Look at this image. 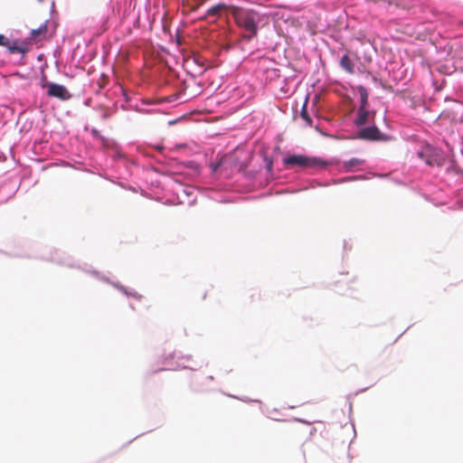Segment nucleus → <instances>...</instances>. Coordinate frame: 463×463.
Returning a JSON list of instances; mask_svg holds the SVG:
<instances>
[{"label": "nucleus", "instance_id": "obj_1", "mask_svg": "<svg viewBox=\"0 0 463 463\" xmlns=\"http://www.w3.org/2000/svg\"><path fill=\"white\" fill-rule=\"evenodd\" d=\"M236 24L250 33L248 39L257 35L260 14L254 10H240L233 13Z\"/></svg>", "mask_w": 463, "mask_h": 463}, {"label": "nucleus", "instance_id": "obj_2", "mask_svg": "<svg viewBox=\"0 0 463 463\" xmlns=\"http://www.w3.org/2000/svg\"><path fill=\"white\" fill-rule=\"evenodd\" d=\"M418 156L430 166H442L446 163L445 154L430 145H426L418 152Z\"/></svg>", "mask_w": 463, "mask_h": 463}, {"label": "nucleus", "instance_id": "obj_3", "mask_svg": "<svg viewBox=\"0 0 463 463\" xmlns=\"http://www.w3.org/2000/svg\"><path fill=\"white\" fill-rule=\"evenodd\" d=\"M284 164L289 167L300 166L310 168L326 165L321 160L315 157H308L303 155H293L284 158Z\"/></svg>", "mask_w": 463, "mask_h": 463}, {"label": "nucleus", "instance_id": "obj_4", "mask_svg": "<svg viewBox=\"0 0 463 463\" xmlns=\"http://www.w3.org/2000/svg\"><path fill=\"white\" fill-rule=\"evenodd\" d=\"M44 86L48 88L47 95L50 97H54L61 100H67L71 97L69 90L62 85L52 82L46 83Z\"/></svg>", "mask_w": 463, "mask_h": 463}, {"label": "nucleus", "instance_id": "obj_5", "mask_svg": "<svg viewBox=\"0 0 463 463\" xmlns=\"http://www.w3.org/2000/svg\"><path fill=\"white\" fill-rule=\"evenodd\" d=\"M383 135L381 133L378 128L376 127H367L359 130L358 137L364 140H382Z\"/></svg>", "mask_w": 463, "mask_h": 463}, {"label": "nucleus", "instance_id": "obj_6", "mask_svg": "<svg viewBox=\"0 0 463 463\" xmlns=\"http://www.w3.org/2000/svg\"><path fill=\"white\" fill-rule=\"evenodd\" d=\"M46 24H42L39 28L31 31V39L34 42H39L43 39L47 33Z\"/></svg>", "mask_w": 463, "mask_h": 463}, {"label": "nucleus", "instance_id": "obj_7", "mask_svg": "<svg viewBox=\"0 0 463 463\" xmlns=\"http://www.w3.org/2000/svg\"><path fill=\"white\" fill-rule=\"evenodd\" d=\"M340 66L350 74H353L354 72V63L352 62L348 54H345L342 56L340 61Z\"/></svg>", "mask_w": 463, "mask_h": 463}, {"label": "nucleus", "instance_id": "obj_8", "mask_svg": "<svg viewBox=\"0 0 463 463\" xmlns=\"http://www.w3.org/2000/svg\"><path fill=\"white\" fill-rule=\"evenodd\" d=\"M369 111L364 108H359L358 109V115L355 119V124L357 126L364 125L368 121L369 118Z\"/></svg>", "mask_w": 463, "mask_h": 463}, {"label": "nucleus", "instance_id": "obj_9", "mask_svg": "<svg viewBox=\"0 0 463 463\" xmlns=\"http://www.w3.org/2000/svg\"><path fill=\"white\" fill-rule=\"evenodd\" d=\"M307 100L306 99L302 109H301V111H300V116L301 118L307 122V124L311 127L312 126V118H310V116L308 115L307 113Z\"/></svg>", "mask_w": 463, "mask_h": 463}, {"label": "nucleus", "instance_id": "obj_10", "mask_svg": "<svg viewBox=\"0 0 463 463\" xmlns=\"http://www.w3.org/2000/svg\"><path fill=\"white\" fill-rule=\"evenodd\" d=\"M364 160L363 159H358V158H352L351 160L347 161V162H345L344 163V166L347 169V170H351L353 167H355V166H358V165H361L364 164Z\"/></svg>", "mask_w": 463, "mask_h": 463}, {"label": "nucleus", "instance_id": "obj_11", "mask_svg": "<svg viewBox=\"0 0 463 463\" xmlns=\"http://www.w3.org/2000/svg\"><path fill=\"white\" fill-rule=\"evenodd\" d=\"M224 8H225V5H223V4L216 5L213 6V7H211L210 9H208L207 15L208 16L219 15L220 12L222 10H223Z\"/></svg>", "mask_w": 463, "mask_h": 463}, {"label": "nucleus", "instance_id": "obj_12", "mask_svg": "<svg viewBox=\"0 0 463 463\" xmlns=\"http://www.w3.org/2000/svg\"><path fill=\"white\" fill-rule=\"evenodd\" d=\"M368 94L364 88H361V106L360 108H366Z\"/></svg>", "mask_w": 463, "mask_h": 463}, {"label": "nucleus", "instance_id": "obj_13", "mask_svg": "<svg viewBox=\"0 0 463 463\" xmlns=\"http://www.w3.org/2000/svg\"><path fill=\"white\" fill-rule=\"evenodd\" d=\"M10 52H24V49L22 47L16 46L15 44H11L9 43V47H6Z\"/></svg>", "mask_w": 463, "mask_h": 463}, {"label": "nucleus", "instance_id": "obj_14", "mask_svg": "<svg viewBox=\"0 0 463 463\" xmlns=\"http://www.w3.org/2000/svg\"><path fill=\"white\" fill-rule=\"evenodd\" d=\"M0 46L9 47V40L4 34H0Z\"/></svg>", "mask_w": 463, "mask_h": 463}, {"label": "nucleus", "instance_id": "obj_15", "mask_svg": "<svg viewBox=\"0 0 463 463\" xmlns=\"http://www.w3.org/2000/svg\"><path fill=\"white\" fill-rule=\"evenodd\" d=\"M407 2L408 3H411L412 0H399L398 2H395V5L397 6H401V7H403V8H406L408 7L409 5H407Z\"/></svg>", "mask_w": 463, "mask_h": 463}, {"label": "nucleus", "instance_id": "obj_16", "mask_svg": "<svg viewBox=\"0 0 463 463\" xmlns=\"http://www.w3.org/2000/svg\"><path fill=\"white\" fill-rule=\"evenodd\" d=\"M268 170L270 171L271 168H272V162L269 160V163H268Z\"/></svg>", "mask_w": 463, "mask_h": 463}]
</instances>
